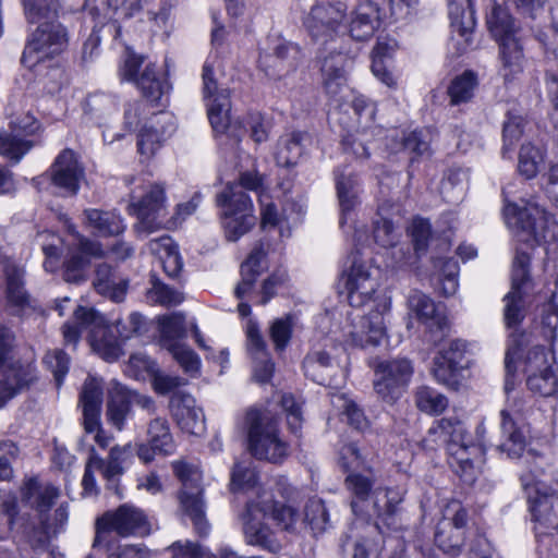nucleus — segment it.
I'll return each instance as SVG.
<instances>
[{"mask_svg":"<svg viewBox=\"0 0 558 558\" xmlns=\"http://www.w3.org/2000/svg\"><path fill=\"white\" fill-rule=\"evenodd\" d=\"M168 351L185 373L191 376L198 374L201 360L192 349L183 343H169Z\"/></svg>","mask_w":558,"mask_h":558,"instance_id":"obj_63","label":"nucleus"},{"mask_svg":"<svg viewBox=\"0 0 558 558\" xmlns=\"http://www.w3.org/2000/svg\"><path fill=\"white\" fill-rule=\"evenodd\" d=\"M247 351L253 359V375L256 381L267 383L275 369L267 344L259 331L258 325L248 320L245 328Z\"/></svg>","mask_w":558,"mask_h":558,"instance_id":"obj_29","label":"nucleus"},{"mask_svg":"<svg viewBox=\"0 0 558 558\" xmlns=\"http://www.w3.org/2000/svg\"><path fill=\"white\" fill-rule=\"evenodd\" d=\"M536 522V536L558 531V480L553 485L535 482L532 474L520 477Z\"/></svg>","mask_w":558,"mask_h":558,"instance_id":"obj_9","label":"nucleus"},{"mask_svg":"<svg viewBox=\"0 0 558 558\" xmlns=\"http://www.w3.org/2000/svg\"><path fill=\"white\" fill-rule=\"evenodd\" d=\"M33 143L21 137L13 130H0V155L17 163L32 148Z\"/></svg>","mask_w":558,"mask_h":558,"instance_id":"obj_49","label":"nucleus"},{"mask_svg":"<svg viewBox=\"0 0 558 558\" xmlns=\"http://www.w3.org/2000/svg\"><path fill=\"white\" fill-rule=\"evenodd\" d=\"M37 519L38 526H26L24 535L34 551H48L51 537L65 530L69 520V506L61 504L53 512L41 513Z\"/></svg>","mask_w":558,"mask_h":558,"instance_id":"obj_20","label":"nucleus"},{"mask_svg":"<svg viewBox=\"0 0 558 558\" xmlns=\"http://www.w3.org/2000/svg\"><path fill=\"white\" fill-rule=\"evenodd\" d=\"M144 57L126 49L119 74L122 80L133 82L141 89L143 96L150 101L158 100L163 94V82L151 62L145 64Z\"/></svg>","mask_w":558,"mask_h":558,"instance_id":"obj_14","label":"nucleus"},{"mask_svg":"<svg viewBox=\"0 0 558 558\" xmlns=\"http://www.w3.org/2000/svg\"><path fill=\"white\" fill-rule=\"evenodd\" d=\"M170 409L183 432L199 435L205 430L203 410L196 407V401L190 393L174 391L170 398Z\"/></svg>","mask_w":558,"mask_h":558,"instance_id":"obj_28","label":"nucleus"},{"mask_svg":"<svg viewBox=\"0 0 558 558\" xmlns=\"http://www.w3.org/2000/svg\"><path fill=\"white\" fill-rule=\"evenodd\" d=\"M499 45V59H500V73L505 80L521 73L524 68L525 58L523 54V47L519 36L508 37L498 41Z\"/></svg>","mask_w":558,"mask_h":558,"instance_id":"obj_36","label":"nucleus"},{"mask_svg":"<svg viewBox=\"0 0 558 558\" xmlns=\"http://www.w3.org/2000/svg\"><path fill=\"white\" fill-rule=\"evenodd\" d=\"M110 532H116L121 536H144L149 533V524L140 508L125 504L116 511H108L97 519L93 547L97 548L107 544Z\"/></svg>","mask_w":558,"mask_h":558,"instance_id":"obj_12","label":"nucleus"},{"mask_svg":"<svg viewBox=\"0 0 558 558\" xmlns=\"http://www.w3.org/2000/svg\"><path fill=\"white\" fill-rule=\"evenodd\" d=\"M243 428L247 449L257 460L281 463L289 454V445L280 436L278 421L268 411L251 408L246 411Z\"/></svg>","mask_w":558,"mask_h":558,"instance_id":"obj_4","label":"nucleus"},{"mask_svg":"<svg viewBox=\"0 0 558 558\" xmlns=\"http://www.w3.org/2000/svg\"><path fill=\"white\" fill-rule=\"evenodd\" d=\"M151 284L147 292V298L151 302L163 306H175L183 302L184 296L180 291L160 282L155 277L151 279Z\"/></svg>","mask_w":558,"mask_h":558,"instance_id":"obj_60","label":"nucleus"},{"mask_svg":"<svg viewBox=\"0 0 558 558\" xmlns=\"http://www.w3.org/2000/svg\"><path fill=\"white\" fill-rule=\"evenodd\" d=\"M60 495L59 487L38 477L27 478L21 487L22 501L35 510L37 517L50 511Z\"/></svg>","mask_w":558,"mask_h":558,"instance_id":"obj_30","label":"nucleus"},{"mask_svg":"<svg viewBox=\"0 0 558 558\" xmlns=\"http://www.w3.org/2000/svg\"><path fill=\"white\" fill-rule=\"evenodd\" d=\"M373 236L383 247L393 246L398 241V229L389 217L384 216L383 208H379L377 218L374 220Z\"/></svg>","mask_w":558,"mask_h":558,"instance_id":"obj_57","label":"nucleus"},{"mask_svg":"<svg viewBox=\"0 0 558 558\" xmlns=\"http://www.w3.org/2000/svg\"><path fill=\"white\" fill-rule=\"evenodd\" d=\"M104 399L102 381L94 376H88L81 389L78 405L82 409L83 422L94 427L101 414Z\"/></svg>","mask_w":558,"mask_h":558,"instance_id":"obj_33","label":"nucleus"},{"mask_svg":"<svg viewBox=\"0 0 558 558\" xmlns=\"http://www.w3.org/2000/svg\"><path fill=\"white\" fill-rule=\"evenodd\" d=\"M350 262L351 265L341 276L349 304L361 307L373 300L375 308L361 317L359 323L352 326L349 335L354 345L377 347L386 338L385 314L390 311V301L386 296L374 299L379 287L377 269H373L366 260L362 259L359 252L350 256Z\"/></svg>","mask_w":558,"mask_h":558,"instance_id":"obj_1","label":"nucleus"},{"mask_svg":"<svg viewBox=\"0 0 558 558\" xmlns=\"http://www.w3.org/2000/svg\"><path fill=\"white\" fill-rule=\"evenodd\" d=\"M172 469L182 483V489L179 494L181 509L192 520L196 533L207 535L209 523L205 518L201 471L197 466L183 461H174Z\"/></svg>","mask_w":558,"mask_h":558,"instance_id":"obj_10","label":"nucleus"},{"mask_svg":"<svg viewBox=\"0 0 558 558\" xmlns=\"http://www.w3.org/2000/svg\"><path fill=\"white\" fill-rule=\"evenodd\" d=\"M131 409L130 389L121 385H116L109 391L106 411L107 420L118 430H122Z\"/></svg>","mask_w":558,"mask_h":558,"instance_id":"obj_41","label":"nucleus"},{"mask_svg":"<svg viewBox=\"0 0 558 558\" xmlns=\"http://www.w3.org/2000/svg\"><path fill=\"white\" fill-rule=\"evenodd\" d=\"M504 319L508 328H517L524 318L523 292L510 290L504 298Z\"/></svg>","mask_w":558,"mask_h":558,"instance_id":"obj_58","label":"nucleus"},{"mask_svg":"<svg viewBox=\"0 0 558 558\" xmlns=\"http://www.w3.org/2000/svg\"><path fill=\"white\" fill-rule=\"evenodd\" d=\"M258 476L256 471L247 464L235 463L231 473V490H250L256 487Z\"/></svg>","mask_w":558,"mask_h":558,"instance_id":"obj_64","label":"nucleus"},{"mask_svg":"<svg viewBox=\"0 0 558 558\" xmlns=\"http://www.w3.org/2000/svg\"><path fill=\"white\" fill-rule=\"evenodd\" d=\"M162 345L168 350L169 343H181L186 336L185 316L181 312L165 315L158 319Z\"/></svg>","mask_w":558,"mask_h":558,"instance_id":"obj_51","label":"nucleus"},{"mask_svg":"<svg viewBox=\"0 0 558 558\" xmlns=\"http://www.w3.org/2000/svg\"><path fill=\"white\" fill-rule=\"evenodd\" d=\"M84 215L88 225L100 235H119L125 229L123 219L116 211L90 208L86 209Z\"/></svg>","mask_w":558,"mask_h":558,"instance_id":"obj_45","label":"nucleus"},{"mask_svg":"<svg viewBox=\"0 0 558 558\" xmlns=\"http://www.w3.org/2000/svg\"><path fill=\"white\" fill-rule=\"evenodd\" d=\"M369 501L373 513L379 518L392 517L402 501V495L399 490L393 488L376 487L373 492Z\"/></svg>","mask_w":558,"mask_h":558,"instance_id":"obj_48","label":"nucleus"},{"mask_svg":"<svg viewBox=\"0 0 558 558\" xmlns=\"http://www.w3.org/2000/svg\"><path fill=\"white\" fill-rule=\"evenodd\" d=\"M344 63L345 57L342 53L329 56L323 61V85L327 95L332 98L339 96L347 87Z\"/></svg>","mask_w":558,"mask_h":558,"instance_id":"obj_39","label":"nucleus"},{"mask_svg":"<svg viewBox=\"0 0 558 558\" xmlns=\"http://www.w3.org/2000/svg\"><path fill=\"white\" fill-rule=\"evenodd\" d=\"M464 542L463 531H453L449 521H440L435 532V543L446 554L456 555Z\"/></svg>","mask_w":558,"mask_h":558,"instance_id":"obj_52","label":"nucleus"},{"mask_svg":"<svg viewBox=\"0 0 558 558\" xmlns=\"http://www.w3.org/2000/svg\"><path fill=\"white\" fill-rule=\"evenodd\" d=\"M266 252L263 244L255 246L241 265L242 280L235 288V295L242 299L252 290L257 277L267 268Z\"/></svg>","mask_w":558,"mask_h":558,"instance_id":"obj_37","label":"nucleus"},{"mask_svg":"<svg viewBox=\"0 0 558 558\" xmlns=\"http://www.w3.org/2000/svg\"><path fill=\"white\" fill-rule=\"evenodd\" d=\"M94 286L100 294L121 302L128 289V281L120 277L109 264L101 263L97 266Z\"/></svg>","mask_w":558,"mask_h":558,"instance_id":"obj_38","label":"nucleus"},{"mask_svg":"<svg viewBox=\"0 0 558 558\" xmlns=\"http://www.w3.org/2000/svg\"><path fill=\"white\" fill-rule=\"evenodd\" d=\"M381 23L380 8L371 0L361 1L351 13L350 36L355 40L372 38Z\"/></svg>","mask_w":558,"mask_h":558,"instance_id":"obj_32","label":"nucleus"},{"mask_svg":"<svg viewBox=\"0 0 558 558\" xmlns=\"http://www.w3.org/2000/svg\"><path fill=\"white\" fill-rule=\"evenodd\" d=\"M17 342L15 333L0 325V408L36 379L31 365H21L16 360Z\"/></svg>","mask_w":558,"mask_h":558,"instance_id":"obj_7","label":"nucleus"},{"mask_svg":"<svg viewBox=\"0 0 558 558\" xmlns=\"http://www.w3.org/2000/svg\"><path fill=\"white\" fill-rule=\"evenodd\" d=\"M135 447L132 442L125 445L113 446L106 459L98 456L94 448L90 450V457L96 463L97 471L100 472L104 480L107 481L109 489L118 493V483L120 477L124 474L125 468L130 464L134 457Z\"/></svg>","mask_w":558,"mask_h":558,"instance_id":"obj_24","label":"nucleus"},{"mask_svg":"<svg viewBox=\"0 0 558 558\" xmlns=\"http://www.w3.org/2000/svg\"><path fill=\"white\" fill-rule=\"evenodd\" d=\"M135 447L132 442L125 445L113 446L106 459L98 456L94 448L90 450V457L96 463L97 471L100 472L104 480L107 481L109 489L118 493V483L120 477L124 474L125 468L130 464L134 457Z\"/></svg>","mask_w":558,"mask_h":558,"instance_id":"obj_25","label":"nucleus"},{"mask_svg":"<svg viewBox=\"0 0 558 558\" xmlns=\"http://www.w3.org/2000/svg\"><path fill=\"white\" fill-rule=\"evenodd\" d=\"M267 513L268 509L259 507L258 504L246 505V510L242 515L244 539L247 545L278 553L282 547L281 543L270 527L263 522Z\"/></svg>","mask_w":558,"mask_h":558,"instance_id":"obj_21","label":"nucleus"},{"mask_svg":"<svg viewBox=\"0 0 558 558\" xmlns=\"http://www.w3.org/2000/svg\"><path fill=\"white\" fill-rule=\"evenodd\" d=\"M417 408L428 414H440L448 407V399L438 391L423 386L415 392Z\"/></svg>","mask_w":558,"mask_h":558,"instance_id":"obj_56","label":"nucleus"},{"mask_svg":"<svg viewBox=\"0 0 558 558\" xmlns=\"http://www.w3.org/2000/svg\"><path fill=\"white\" fill-rule=\"evenodd\" d=\"M51 183L61 190L63 196H74L80 190L84 169L71 149L62 150L48 171Z\"/></svg>","mask_w":558,"mask_h":558,"instance_id":"obj_23","label":"nucleus"},{"mask_svg":"<svg viewBox=\"0 0 558 558\" xmlns=\"http://www.w3.org/2000/svg\"><path fill=\"white\" fill-rule=\"evenodd\" d=\"M84 329L89 330V344L101 359L113 362L122 355V342L112 327L105 324V318L93 308L78 306L74 312V320L62 327L65 343H77Z\"/></svg>","mask_w":558,"mask_h":558,"instance_id":"obj_5","label":"nucleus"},{"mask_svg":"<svg viewBox=\"0 0 558 558\" xmlns=\"http://www.w3.org/2000/svg\"><path fill=\"white\" fill-rule=\"evenodd\" d=\"M340 454V463L348 472L345 486L352 496L351 508L355 514L369 513V498L376 482L374 472L354 444L344 445Z\"/></svg>","mask_w":558,"mask_h":558,"instance_id":"obj_8","label":"nucleus"},{"mask_svg":"<svg viewBox=\"0 0 558 558\" xmlns=\"http://www.w3.org/2000/svg\"><path fill=\"white\" fill-rule=\"evenodd\" d=\"M428 444L444 446L452 470L468 483L475 480L474 459L484 454V445L474 444L464 424L457 417H442L428 429Z\"/></svg>","mask_w":558,"mask_h":558,"instance_id":"obj_2","label":"nucleus"},{"mask_svg":"<svg viewBox=\"0 0 558 558\" xmlns=\"http://www.w3.org/2000/svg\"><path fill=\"white\" fill-rule=\"evenodd\" d=\"M149 251L157 255L170 277H175L182 268L181 256L173 240L163 235L149 241Z\"/></svg>","mask_w":558,"mask_h":558,"instance_id":"obj_43","label":"nucleus"},{"mask_svg":"<svg viewBox=\"0 0 558 558\" xmlns=\"http://www.w3.org/2000/svg\"><path fill=\"white\" fill-rule=\"evenodd\" d=\"M7 275V300L13 308V313H19L29 304V296L24 289V271L15 266H9L5 269Z\"/></svg>","mask_w":558,"mask_h":558,"instance_id":"obj_47","label":"nucleus"},{"mask_svg":"<svg viewBox=\"0 0 558 558\" xmlns=\"http://www.w3.org/2000/svg\"><path fill=\"white\" fill-rule=\"evenodd\" d=\"M203 98L207 107L209 122L217 133H223L230 124V92L220 88L211 65L205 63L203 66Z\"/></svg>","mask_w":558,"mask_h":558,"instance_id":"obj_17","label":"nucleus"},{"mask_svg":"<svg viewBox=\"0 0 558 558\" xmlns=\"http://www.w3.org/2000/svg\"><path fill=\"white\" fill-rule=\"evenodd\" d=\"M502 213L508 228L519 241L530 246L558 239V226L554 217L535 203H527L524 207L507 203Z\"/></svg>","mask_w":558,"mask_h":558,"instance_id":"obj_6","label":"nucleus"},{"mask_svg":"<svg viewBox=\"0 0 558 558\" xmlns=\"http://www.w3.org/2000/svg\"><path fill=\"white\" fill-rule=\"evenodd\" d=\"M135 447L132 442L125 445L113 446L106 459L98 456L94 448L90 450V457L96 463L97 471L100 472L104 480L107 481L109 489L118 493V483L120 477L124 474L125 468L130 464L134 457Z\"/></svg>","mask_w":558,"mask_h":558,"instance_id":"obj_26","label":"nucleus"},{"mask_svg":"<svg viewBox=\"0 0 558 558\" xmlns=\"http://www.w3.org/2000/svg\"><path fill=\"white\" fill-rule=\"evenodd\" d=\"M476 85V76L471 71L457 76L448 87L450 102L452 105L468 102L473 97Z\"/></svg>","mask_w":558,"mask_h":558,"instance_id":"obj_55","label":"nucleus"},{"mask_svg":"<svg viewBox=\"0 0 558 558\" xmlns=\"http://www.w3.org/2000/svg\"><path fill=\"white\" fill-rule=\"evenodd\" d=\"M390 137L393 142L390 145V149L395 153L405 150L415 156H422L427 153L429 148L428 142L424 138L422 132L418 131L409 133L395 131Z\"/></svg>","mask_w":558,"mask_h":558,"instance_id":"obj_50","label":"nucleus"},{"mask_svg":"<svg viewBox=\"0 0 558 558\" xmlns=\"http://www.w3.org/2000/svg\"><path fill=\"white\" fill-rule=\"evenodd\" d=\"M146 436V442L136 445V454L145 464L154 461L157 454L170 456L174 452L175 445L166 417L151 418L147 425Z\"/></svg>","mask_w":558,"mask_h":558,"instance_id":"obj_22","label":"nucleus"},{"mask_svg":"<svg viewBox=\"0 0 558 558\" xmlns=\"http://www.w3.org/2000/svg\"><path fill=\"white\" fill-rule=\"evenodd\" d=\"M77 248L80 254H73L64 263L63 278L66 282L78 283L84 280V268L86 260L83 255L89 257H99L102 250L99 243L90 241L84 236L78 238Z\"/></svg>","mask_w":558,"mask_h":558,"instance_id":"obj_35","label":"nucleus"},{"mask_svg":"<svg viewBox=\"0 0 558 558\" xmlns=\"http://www.w3.org/2000/svg\"><path fill=\"white\" fill-rule=\"evenodd\" d=\"M347 11L341 1L323 0L314 5L304 20V26L315 43L332 39Z\"/></svg>","mask_w":558,"mask_h":558,"instance_id":"obj_18","label":"nucleus"},{"mask_svg":"<svg viewBox=\"0 0 558 558\" xmlns=\"http://www.w3.org/2000/svg\"><path fill=\"white\" fill-rule=\"evenodd\" d=\"M412 375L413 366L408 359L381 361L374 369V390L383 402L393 404L407 390Z\"/></svg>","mask_w":558,"mask_h":558,"instance_id":"obj_13","label":"nucleus"},{"mask_svg":"<svg viewBox=\"0 0 558 558\" xmlns=\"http://www.w3.org/2000/svg\"><path fill=\"white\" fill-rule=\"evenodd\" d=\"M26 19L29 23L41 22L57 16L56 0H23Z\"/></svg>","mask_w":558,"mask_h":558,"instance_id":"obj_61","label":"nucleus"},{"mask_svg":"<svg viewBox=\"0 0 558 558\" xmlns=\"http://www.w3.org/2000/svg\"><path fill=\"white\" fill-rule=\"evenodd\" d=\"M486 24L492 36L497 41L508 39V37H515L519 33V26L509 14L507 8L496 2L492 5L486 16Z\"/></svg>","mask_w":558,"mask_h":558,"instance_id":"obj_42","label":"nucleus"},{"mask_svg":"<svg viewBox=\"0 0 558 558\" xmlns=\"http://www.w3.org/2000/svg\"><path fill=\"white\" fill-rule=\"evenodd\" d=\"M166 201L165 187L159 183L149 182L143 186L141 195H136L135 192L131 194L129 211L150 232L162 223L159 219L165 216Z\"/></svg>","mask_w":558,"mask_h":558,"instance_id":"obj_16","label":"nucleus"},{"mask_svg":"<svg viewBox=\"0 0 558 558\" xmlns=\"http://www.w3.org/2000/svg\"><path fill=\"white\" fill-rule=\"evenodd\" d=\"M556 371L554 352L546 350L543 347L532 348L524 360V372L526 376L547 373Z\"/></svg>","mask_w":558,"mask_h":558,"instance_id":"obj_54","label":"nucleus"},{"mask_svg":"<svg viewBox=\"0 0 558 558\" xmlns=\"http://www.w3.org/2000/svg\"><path fill=\"white\" fill-rule=\"evenodd\" d=\"M531 410L529 400L523 397H508L505 408L500 411V429L502 441L499 449L510 458L521 457L526 446L525 418Z\"/></svg>","mask_w":558,"mask_h":558,"instance_id":"obj_11","label":"nucleus"},{"mask_svg":"<svg viewBox=\"0 0 558 558\" xmlns=\"http://www.w3.org/2000/svg\"><path fill=\"white\" fill-rule=\"evenodd\" d=\"M303 60L301 48L282 38L271 39L270 46L260 52L259 68L271 78H281L296 70Z\"/></svg>","mask_w":558,"mask_h":558,"instance_id":"obj_15","label":"nucleus"},{"mask_svg":"<svg viewBox=\"0 0 558 558\" xmlns=\"http://www.w3.org/2000/svg\"><path fill=\"white\" fill-rule=\"evenodd\" d=\"M468 344L456 339L449 342L434 359L433 375L435 379L445 386L456 384V374L464 367Z\"/></svg>","mask_w":558,"mask_h":558,"instance_id":"obj_27","label":"nucleus"},{"mask_svg":"<svg viewBox=\"0 0 558 558\" xmlns=\"http://www.w3.org/2000/svg\"><path fill=\"white\" fill-rule=\"evenodd\" d=\"M38 27L32 35L24 54L35 56L36 61H43L63 51L68 43L64 27L54 19L37 22Z\"/></svg>","mask_w":558,"mask_h":558,"instance_id":"obj_19","label":"nucleus"},{"mask_svg":"<svg viewBox=\"0 0 558 558\" xmlns=\"http://www.w3.org/2000/svg\"><path fill=\"white\" fill-rule=\"evenodd\" d=\"M337 362L326 349H313L303 361L304 375L319 385H330L331 373Z\"/></svg>","mask_w":558,"mask_h":558,"instance_id":"obj_34","label":"nucleus"},{"mask_svg":"<svg viewBox=\"0 0 558 558\" xmlns=\"http://www.w3.org/2000/svg\"><path fill=\"white\" fill-rule=\"evenodd\" d=\"M337 194L342 213H348L356 205L359 182L355 175L349 173H337Z\"/></svg>","mask_w":558,"mask_h":558,"instance_id":"obj_53","label":"nucleus"},{"mask_svg":"<svg viewBox=\"0 0 558 558\" xmlns=\"http://www.w3.org/2000/svg\"><path fill=\"white\" fill-rule=\"evenodd\" d=\"M307 134L293 132L280 138L276 153L277 163L281 167H292L298 163L304 151Z\"/></svg>","mask_w":558,"mask_h":558,"instance_id":"obj_46","label":"nucleus"},{"mask_svg":"<svg viewBox=\"0 0 558 558\" xmlns=\"http://www.w3.org/2000/svg\"><path fill=\"white\" fill-rule=\"evenodd\" d=\"M449 16L452 31L469 41V36L475 27L474 9L471 0H449Z\"/></svg>","mask_w":558,"mask_h":558,"instance_id":"obj_44","label":"nucleus"},{"mask_svg":"<svg viewBox=\"0 0 558 558\" xmlns=\"http://www.w3.org/2000/svg\"><path fill=\"white\" fill-rule=\"evenodd\" d=\"M408 307L412 314L428 328H441L442 316L438 313L433 299L425 293L413 290L408 296Z\"/></svg>","mask_w":558,"mask_h":558,"instance_id":"obj_40","label":"nucleus"},{"mask_svg":"<svg viewBox=\"0 0 558 558\" xmlns=\"http://www.w3.org/2000/svg\"><path fill=\"white\" fill-rule=\"evenodd\" d=\"M336 408L342 411L348 423L357 430H364L368 426V421L363 410L353 401L344 396H336L332 400Z\"/></svg>","mask_w":558,"mask_h":558,"instance_id":"obj_62","label":"nucleus"},{"mask_svg":"<svg viewBox=\"0 0 558 558\" xmlns=\"http://www.w3.org/2000/svg\"><path fill=\"white\" fill-rule=\"evenodd\" d=\"M262 178L254 172H244L239 183H229L217 194L216 203L221 208V219L229 241H238L256 223L252 199L246 190L258 191Z\"/></svg>","mask_w":558,"mask_h":558,"instance_id":"obj_3","label":"nucleus"},{"mask_svg":"<svg viewBox=\"0 0 558 558\" xmlns=\"http://www.w3.org/2000/svg\"><path fill=\"white\" fill-rule=\"evenodd\" d=\"M544 162L543 153L531 144L522 145L519 154V172L526 179L534 178Z\"/></svg>","mask_w":558,"mask_h":558,"instance_id":"obj_59","label":"nucleus"},{"mask_svg":"<svg viewBox=\"0 0 558 558\" xmlns=\"http://www.w3.org/2000/svg\"><path fill=\"white\" fill-rule=\"evenodd\" d=\"M175 128L174 119L169 113L155 116L149 125H144L140 131L138 151L142 155H154L160 144L174 133Z\"/></svg>","mask_w":558,"mask_h":558,"instance_id":"obj_31","label":"nucleus"}]
</instances>
